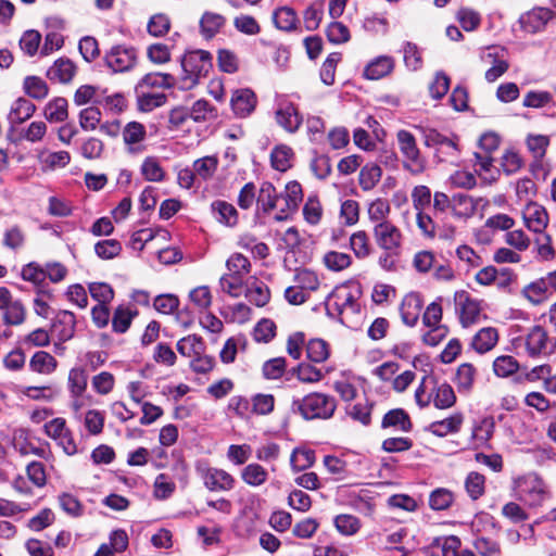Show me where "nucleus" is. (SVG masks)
<instances>
[{"instance_id": "nucleus-1", "label": "nucleus", "mask_w": 556, "mask_h": 556, "mask_svg": "<svg viewBox=\"0 0 556 556\" xmlns=\"http://www.w3.org/2000/svg\"><path fill=\"white\" fill-rule=\"evenodd\" d=\"M291 409L305 420L329 419L337 409V401L329 394L312 392L301 399H294Z\"/></svg>"}, {"instance_id": "nucleus-2", "label": "nucleus", "mask_w": 556, "mask_h": 556, "mask_svg": "<svg viewBox=\"0 0 556 556\" xmlns=\"http://www.w3.org/2000/svg\"><path fill=\"white\" fill-rule=\"evenodd\" d=\"M182 89H192L200 79L206 77L213 68L212 55L205 50H195L184 54L180 59Z\"/></svg>"}, {"instance_id": "nucleus-3", "label": "nucleus", "mask_w": 556, "mask_h": 556, "mask_svg": "<svg viewBox=\"0 0 556 556\" xmlns=\"http://www.w3.org/2000/svg\"><path fill=\"white\" fill-rule=\"evenodd\" d=\"M515 496L529 507L541 506L548 497V486L535 472L519 476L513 481Z\"/></svg>"}, {"instance_id": "nucleus-4", "label": "nucleus", "mask_w": 556, "mask_h": 556, "mask_svg": "<svg viewBox=\"0 0 556 556\" xmlns=\"http://www.w3.org/2000/svg\"><path fill=\"white\" fill-rule=\"evenodd\" d=\"M400 152L403 156V168L413 175H419L426 169V161L421 156L416 139L408 130L396 134Z\"/></svg>"}, {"instance_id": "nucleus-5", "label": "nucleus", "mask_w": 556, "mask_h": 556, "mask_svg": "<svg viewBox=\"0 0 556 556\" xmlns=\"http://www.w3.org/2000/svg\"><path fill=\"white\" fill-rule=\"evenodd\" d=\"M526 352L529 357H547L556 352V339L551 338L542 326H533L525 337Z\"/></svg>"}, {"instance_id": "nucleus-6", "label": "nucleus", "mask_w": 556, "mask_h": 556, "mask_svg": "<svg viewBox=\"0 0 556 556\" xmlns=\"http://www.w3.org/2000/svg\"><path fill=\"white\" fill-rule=\"evenodd\" d=\"M424 143L428 148L435 149V155L440 162L454 163L458 157L457 143L433 128L422 130Z\"/></svg>"}, {"instance_id": "nucleus-7", "label": "nucleus", "mask_w": 556, "mask_h": 556, "mask_svg": "<svg viewBox=\"0 0 556 556\" xmlns=\"http://www.w3.org/2000/svg\"><path fill=\"white\" fill-rule=\"evenodd\" d=\"M204 486L211 492H228L235 488L236 479L226 470L216 467H198Z\"/></svg>"}, {"instance_id": "nucleus-8", "label": "nucleus", "mask_w": 556, "mask_h": 556, "mask_svg": "<svg viewBox=\"0 0 556 556\" xmlns=\"http://www.w3.org/2000/svg\"><path fill=\"white\" fill-rule=\"evenodd\" d=\"M0 311L7 326H18L25 321L26 309L20 300H14L7 287H0Z\"/></svg>"}, {"instance_id": "nucleus-9", "label": "nucleus", "mask_w": 556, "mask_h": 556, "mask_svg": "<svg viewBox=\"0 0 556 556\" xmlns=\"http://www.w3.org/2000/svg\"><path fill=\"white\" fill-rule=\"evenodd\" d=\"M374 237L379 245L384 251L391 253H400L402 245L401 230L389 220L380 222L374 227Z\"/></svg>"}, {"instance_id": "nucleus-10", "label": "nucleus", "mask_w": 556, "mask_h": 556, "mask_svg": "<svg viewBox=\"0 0 556 556\" xmlns=\"http://www.w3.org/2000/svg\"><path fill=\"white\" fill-rule=\"evenodd\" d=\"M106 65L115 73H123L131 70L137 62V50L127 46H114L105 54Z\"/></svg>"}, {"instance_id": "nucleus-11", "label": "nucleus", "mask_w": 556, "mask_h": 556, "mask_svg": "<svg viewBox=\"0 0 556 556\" xmlns=\"http://www.w3.org/2000/svg\"><path fill=\"white\" fill-rule=\"evenodd\" d=\"M555 16V13L547 8H534L519 17V24L523 31L536 34L545 29L547 23Z\"/></svg>"}, {"instance_id": "nucleus-12", "label": "nucleus", "mask_w": 556, "mask_h": 556, "mask_svg": "<svg viewBox=\"0 0 556 556\" xmlns=\"http://www.w3.org/2000/svg\"><path fill=\"white\" fill-rule=\"evenodd\" d=\"M456 311L459 313V320L463 327L475 324L480 315V303L472 299L468 292L457 291L454 296Z\"/></svg>"}, {"instance_id": "nucleus-13", "label": "nucleus", "mask_w": 556, "mask_h": 556, "mask_svg": "<svg viewBox=\"0 0 556 556\" xmlns=\"http://www.w3.org/2000/svg\"><path fill=\"white\" fill-rule=\"evenodd\" d=\"M276 122L286 131L293 134L298 131L302 125L303 117L294 103L285 102L281 103L276 111Z\"/></svg>"}, {"instance_id": "nucleus-14", "label": "nucleus", "mask_w": 556, "mask_h": 556, "mask_svg": "<svg viewBox=\"0 0 556 556\" xmlns=\"http://www.w3.org/2000/svg\"><path fill=\"white\" fill-rule=\"evenodd\" d=\"M303 199L302 187L298 181H290L286 185V191L282 193L281 200L285 205L280 207V212L275 216L278 222L288 218L290 212H295Z\"/></svg>"}, {"instance_id": "nucleus-15", "label": "nucleus", "mask_w": 556, "mask_h": 556, "mask_svg": "<svg viewBox=\"0 0 556 556\" xmlns=\"http://www.w3.org/2000/svg\"><path fill=\"white\" fill-rule=\"evenodd\" d=\"M421 308L422 299L419 293L412 292L406 294L400 307L402 321L408 327H414L419 319Z\"/></svg>"}, {"instance_id": "nucleus-16", "label": "nucleus", "mask_w": 556, "mask_h": 556, "mask_svg": "<svg viewBox=\"0 0 556 556\" xmlns=\"http://www.w3.org/2000/svg\"><path fill=\"white\" fill-rule=\"evenodd\" d=\"M76 65L67 58H60L47 70L49 80L60 84H68L76 74Z\"/></svg>"}, {"instance_id": "nucleus-17", "label": "nucleus", "mask_w": 556, "mask_h": 556, "mask_svg": "<svg viewBox=\"0 0 556 556\" xmlns=\"http://www.w3.org/2000/svg\"><path fill=\"white\" fill-rule=\"evenodd\" d=\"M230 103L237 116L247 117L255 109L256 97L251 89H239L232 93Z\"/></svg>"}, {"instance_id": "nucleus-18", "label": "nucleus", "mask_w": 556, "mask_h": 556, "mask_svg": "<svg viewBox=\"0 0 556 556\" xmlns=\"http://www.w3.org/2000/svg\"><path fill=\"white\" fill-rule=\"evenodd\" d=\"M281 197L282 193H278L271 182H262L256 199L257 211L263 214H269L273 210L278 207V202L281 200Z\"/></svg>"}, {"instance_id": "nucleus-19", "label": "nucleus", "mask_w": 556, "mask_h": 556, "mask_svg": "<svg viewBox=\"0 0 556 556\" xmlns=\"http://www.w3.org/2000/svg\"><path fill=\"white\" fill-rule=\"evenodd\" d=\"M176 85V78L168 73H148L135 86V89L151 91L153 88L172 89Z\"/></svg>"}, {"instance_id": "nucleus-20", "label": "nucleus", "mask_w": 556, "mask_h": 556, "mask_svg": "<svg viewBox=\"0 0 556 556\" xmlns=\"http://www.w3.org/2000/svg\"><path fill=\"white\" fill-rule=\"evenodd\" d=\"M211 212L213 217L227 227H235L239 220L237 208L227 201L215 200L211 204Z\"/></svg>"}, {"instance_id": "nucleus-21", "label": "nucleus", "mask_w": 556, "mask_h": 556, "mask_svg": "<svg viewBox=\"0 0 556 556\" xmlns=\"http://www.w3.org/2000/svg\"><path fill=\"white\" fill-rule=\"evenodd\" d=\"M394 68V59L389 55H380L370 61L364 68V77L377 80L389 75Z\"/></svg>"}, {"instance_id": "nucleus-22", "label": "nucleus", "mask_w": 556, "mask_h": 556, "mask_svg": "<svg viewBox=\"0 0 556 556\" xmlns=\"http://www.w3.org/2000/svg\"><path fill=\"white\" fill-rule=\"evenodd\" d=\"M505 49L496 46L488 48L486 58L492 59L494 64L485 72V79L489 83L495 81L504 73L507 72L509 64L503 59Z\"/></svg>"}, {"instance_id": "nucleus-23", "label": "nucleus", "mask_w": 556, "mask_h": 556, "mask_svg": "<svg viewBox=\"0 0 556 556\" xmlns=\"http://www.w3.org/2000/svg\"><path fill=\"white\" fill-rule=\"evenodd\" d=\"M381 428H393L402 432H409L413 429L412 420L403 408L389 410L382 418Z\"/></svg>"}, {"instance_id": "nucleus-24", "label": "nucleus", "mask_w": 556, "mask_h": 556, "mask_svg": "<svg viewBox=\"0 0 556 556\" xmlns=\"http://www.w3.org/2000/svg\"><path fill=\"white\" fill-rule=\"evenodd\" d=\"M432 383L433 388L431 390V401L434 407L439 409H447L454 406L456 403V395L453 388L446 382L438 384L434 380Z\"/></svg>"}, {"instance_id": "nucleus-25", "label": "nucleus", "mask_w": 556, "mask_h": 556, "mask_svg": "<svg viewBox=\"0 0 556 556\" xmlns=\"http://www.w3.org/2000/svg\"><path fill=\"white\" fill-rule=\"evenodd\" d=\"M135 96L138 110L144 113L152 112L154 109L164 105L167 101V96L163 92L135 89Z\"/></svg>"}, {"instance_id": "nucleus-26", "label": "nucleus", "mask_w": 556, "mask_h": 556, "mask_svg": "<svg viewBox=\"0 0 556 556\" xmlns=\"http://www.w3.org/2000/svg\"><path fill=\"white\" fill-rule=\"evenodd\" d=\"M526 226L533 232H542L548 224L545 208L536 203L530 204L525 213Z\"/></svg>"}, {"instance_id": "nucleus-27", "label": "nucleus", "mask_w": 556, "mask_h": 556, "mask_svg": "<svg viewBox=\"0 0 556 556\" xmlns=\"http://www.w3.org/2000/svg\"><path fill=\"white\" fill-rule=\"evenodd\" d=\"M36 111V105L26 98L16 99L9 113V122L11 125H18L29 119Z\"/></svg>"}, {"instance_id": "nucleus-28", "label": "nucleus", "mask_w": 556, "mask_h": 556, "mask_svg": "<svg viewBox=\"0 0 556 556\" xmlns=\"http://www.w3.org/2000/svg\"><path fill=\"white\" fill-rule=\"evenodd\" d=\"M43 115L50 123H63L68 117V102L63 97L51 99L43 109Z\"/></svg>"}, {"instance_id": "nucleus-29", "label": "nucleus", "mask_w": 556, "mask_h": 556, "mask_svg": "<svg viewBox=\"0 0 556 556\" xmlns=\"http://www.w3.org/2000/svg\"><path fill=\"white\" fill-rule=\"evenodd\" d=\"M463 420V414L456 413L445 419L431 422L429 431L437 437L443 438L450 433L458 432Z\"/></svg>"}, {"instance_id": "nucleus-30", "label": "nucleus", "mask_w": 556, "mask_h": 556, "mask_svg": "<svg viewBox=\"0 0 556 556\" xmlns=\"http://www.w3.org/2000/svg\"><path fill=\"white\" fill-rule=\"evenodd\" d=\"M498 340L497 330L493 327L480 329L472 338L471 346L480 354L491 351Z\"/></svg>"}, {"instance_id": "nucleus-31", "label": "nucleus", "mask_w": 556, "mask_h": 556, "mask_svg": "<svg viewBox=\"0 0 556 556\" xmlns=\"http://www.w3.org/2000/svg\"><path fill=\"white\" fill-rule=\"evenodd\" d=\"M53 327L58 331V338L62 342L71 340L75 334L76 318L70 311H61L56 316Z\"/></svg>"}, {"instance_id": "nucleus-32", "label": "nucleus", "mask_w": 556, "mask_h": 556, "mask_svg": "<svg viewBox=\"0 0 556 556\" xmlns=\"http://www.w3.org/2000/svg\"><path fill=\"white\" fill-rule=\"evenodd\" d=\"M23 91L34 100H43L49 94V86L39 76L29 75L24 78Z\"/></svg>"}, {"instance_id": "nucleus-33", "label": "nucleus", "mask_w": 556, "mask_h": 556, "mask_svg": "<svg viewBox=\"0 0 556 556\" xmlns=\"http://www.w3.org/2000/svg\"><path fill=\"white\" fill-rule=\"evenodd\" d=\"M88 374L81 367L72 368L68 372L67 387L72 397H81L87 389Z\"/></svg>"}, {"instance_id": "nucleus-34", "label": "nucleus", "mask_w": 556, "mask_h": 556, "mask_svg": "<svg viewBox=\"0 0 556 556\" xmlns=\"http://www.w3.org/2000/svg\"><path fill=\"white\" fill-rule=\"evenodd\" d=\"M244 295L250 303L257 307L265 306L270 300L269 288L263 281H254L248 286Z\"/></svg>"}, {"instance_id": "nucleus-35", "label": "nucleus", "mask_w": 556, "mask_h": 556, "mask_svg": "<svg viewBox=\"0 0 556 556\" xmlns=\"http://www.w3.org/2000/svg\"><path fill=\"white\" fill-rule=\"evenodd\" d=\"M177 351L182 356L194 357L198 354L204 353L205 343L201 337L189 334L177 342Z\"/></svg>"}, {"instance_id": "nucleus-36", "label": "nucleus", "mask_w": 556, "mask_h": 556, "mask_svg": "<svg viewBox=\"0 0 556 556\" xmlns=\"http://www.w3.org/2000/svg\"><path fill=\"white\" fill-rule=\"evenodd\" d=\"M267 478V470L257 463H251L241 470L243 482L253 488L264 484Z\"/></svg>"}, {"instance_id": "nucleus-37", "label": "nucleus", "mask_w": 556, "mask_h": 556, "mask_svg": "<svg viewBox=\"0 0 556 556\" xmlns=\"http://www.w3.org/2000/svg\"><path fill=\"white\" fill-rule=\"evenodd\" d=\"M293 150L286 144L276 146L270 153L271 166L279 172L288 170L292 164Z\"/></svg>"}, {"instance_id": "nucleus-38", "label": "nucleus", "mask_w": 556, "mask_h": 556, "mask_svg": "<svg viewBox=\"0 0 556 556\" xmlns=\"http://www.w3.org/2000/svg\"><path fill=\"white\" fill-rule=\"evenodd\" d=\"M315 451L304 447H295L290 456V465L293 471H302L314 465Z\"/></svg>"}, {"instance_id": "nucleus-39", "label": "nucleus", "mask_w": 556, "mask_h": 556, "mask_svg": "<svg viewBox=\"0 0 556 556\" xmlns=\"http://www.w3.org/2000/svg\"><path fill=\"white\" fill-rule=\"evenodd\" d=\"M226 18L217 13L205 12L200 20L202 35L206 38H213L224 26Z\"/></svg>"}, {"instance_id": "nucleus-40", "label": "nucleus", "mask_w": 556, "mask_h": 556, "mask_svg": "<svg viewBox=\"0 0 556 556\" xmlns=\"http://www.w3.org/2000/svg\"><path fill=\"white\" fill-rule=\"evenodd\" d=\"M523 296L533 304H540L549 296V290L544 278L530 282L522 289Z\"/></svg>"}, {"instance_id": "nucleus-41", "label": "nucleus", "mask_w": 556, "mask_h": 556, "mask_svg": "<svg viewBox=\"0 0 556 556\" xmlns=\"http://www.w3.org/2000/svg\"><path fill=\"white\" fill-rule=\"evenodd\" d=\"M56 359L45 351L36 352L29 362L33 371L39 374H51L56 368Z\"/></svg>"}, {"instance_id": "nucleus-42", "label": "nucleus", "mask_w": 556, "mask_h": 556, "mask_svg": "<svg viewBox=\"0 0 556 556\" xmlns=\"http://www.w3.org/2000/svg\"><path fill=\"white\" fill-rule=\"evenodd\" d=\"M306 356L313 363H323L330 355L329 345L323 339H312L306 344Z\"/></svg>"}, {"instance_id": "nucleus-43", "label": "nucleus", "mask_w": 556, "mask_h": 556, "mask_svg": "<svg viewBox=\"0 0 556 556\" xmlns=\"http://www.w3.org/2000/svg\"><path fill=\"white\" fill-rule=\"evenodd\" d=\"M273 18L277 28L286 31L294 29L298 23L295 11L289 7L277 9L274 12Z\"/></svg>"}, {"instance_id": "nucleus-44", "label": "nucleus", "mask_w": 556, "mask_h": 556, "mask_svg": "<svg viewBox=\"0 0 556 556\" xmlns=\"http://www.w3.org/2000/svg\"><path fill=\"white\" fill-rule=\"evenodd\" d=\"M350 248L357 258H366L371 253L368 235L364 230L354 232L350 237Z\"/></svg>"}, {"instance_id": "nucleus-45", "label": "nucleus", "mask_w": 556, "mask_h": 556, "mask_svg": "<svg viewBox=\"0 0 556 556\" xmlns=\"http://www.w3.org/2000/svg\"><path fill=\"white\" fill-rule=\"evenodd\" d=\"M519 370L518 361L510 355H501L493 362V371L497 377L506 378Z\"/></svg>"}, {"instance_id": "nucleus-46", "label": "nucleus", "mask_w": 556, "mask_h": 556, "mask_svg": "<svg viewBox=\"0 0 556 556\" xmlns=\"http://www.w3.org/2000/svg\"><path fill=\"white\" fill-rule=\"evenodd\" d=\"M141 175L148 181H162L165 177V172L162 168L159 160L154 156H148L143 160L140 167Z\"/></svg>"}, {"instance_id": "nucleus-47", "label": "nucleus", "mask_w": 556, "mask_h": 556, "mask_svg": "<svg viewBox=\"0 0 556 556\" xmlns=\"http://www.w3.org/2000/svg\"><path fill=\"white\" fill-rule=\"evenodd\" d=\"M147 131L142 124L138 122L128 123L123 130V138L126 144L129 146L128 150L130 153L136 152L132 144L141 142L146 138Z\"/></svg>"}, {"instance_id": "nucleus-48", "label": "nucleus", "mask_w": 556, "mask_h": 556, "mask_svg": "<svg viewBox=\"0 0 556 556\" xmlns=\"http://www.w3.org/2000/svg\"><path fill=\"white\" fill-rule=\"evenodd\" d=\"M382 170L377 164H367L359 172V186L363 190H371L380 180Z\"/></svg>"}, {"instance_id": "nucleus-49", "label": "nucleus", "mask_w": 556, "mask_h": 556, "mask_svg": "<svg viewBox=\"0 0 556 556\" xmlns=\"http://www.w3.org/2000/svg\"><path fill=\"white\" fill-rule=\"evenodd\" d=\"M476 376L475 367L469 363L458 366L456 371V384L459 392H468L471 390Z\"/></svg>"}, {"instance_id": "nucleus-50", "label": "nucleus", "mask_w": 556, "mask_h": 556, "mask_svg": "<svg viewBox=\"0 0 556 556\" xmlns=\"http://www.w3.org/2000/svg\"><path fill=\"white\" fill-rule=\"evenodd\" d=\"M292 374L295 375L301 382L305 383L318 382L324 378L323 371L308 363H300L292 368Z\"/></svg>"}, {"instance_id": "nucleus-51", "label": "nucleus", "mask_w": 556, "mask_h": 556, "mask_svg": "<svg viewBox=\"0 0 556 556\" xmlns=\"http://www.w3.org/2000/svg\"><path fill=\"white\" fill-rule=\"evenodd\" d=\"M40 163L49 169L65 167L71 162V155L67 151L41 152L39 155Z\"/></svg>"}, {"instance_id": "nucleus-52", "label": "nucleus", "mask_w": 556, "mask_h": 556, "mask_svg": "<svg viewBox=\"0 0 556 556\" xmlns=\"http://www.w3.org/2000/svg\"><path fill=\"white\" fill-rule=\"evenodd\" d=\"M94 252L101 260H112L122 252V243L116 239L100 240L94 244Z\"/></svg>"}, {"instance_id": "nucleus-53", "label": "nucleus", "mask_w": 556, "mask_h": 556, "mask_svg": "<svg viewBox=\"0 0 556 556\" xmlns=\"http://www.w3.org/2000/svg\"><path fill=\"white\" fill-rule=\"evenodd\" d=\"M228 274L244 278L251 269V263L243 254H232L226 263Z\"/></svg>"}, {"instance_id": "nucleus-54", "label": "nucleus", "mask_w": 556, "mask_h": 556, "mask_svg": "<svg viewBox=\"0 0 556 556\" xmlns=\"http://www.w3.org/2000/svg\"><path fill=\"white\" fill-rule=\"evenodd\" d=\"M341 61V53L332 52L324 61L320 67V79L327 85L331 86L334 83L336 68L338 63Z\"/></svg>"}, {"instance_id": "nucleus-55", "label": "nucleus", "mask_w": 556, "mask_h": 556, "mask_svg": "<svg viewBox=\"0 0 556 556\" xmlns=\"http://www.w3.org/2000/svg\"><path fill=\"white\" fill-rule=\"evenodd\" d=\"M336 529L343 535H353L361 529V521L353 515H338L334 520Z\"/></svg>"}, {"instance_id": "nucleus-56", "label": "nucleus", "mask_w": 556, "mask_h": 556, "mask_svg": "<svg viewBox=\"0 0 556 556\" xmlns=\"http://www.w3.org/2000/svg\"><path fill=\"white\" fill-rule=\"evenodd\" d=\"M454 501L453 493L443 488L435 489L429 496V506L433 510L447 509Z\"/></svg>"}, {"instance_id": "nucleus-57", "label": "nucleus", "mask_w": 556, "mask_h": 556, "mask_svg": "<svg viewBox=\"0 0 556 556\" xmlns=\"http://www.w3.org/2000/svg\"><path fill=\"white\" fill-rule=\"evenodd\" d=\"M25 239L26 237L22 228L14 225L4 231L2 244L10 250L16 251L24 247Z\"/></svg>"}, {"instance_id": "nucleus-58", "label": "nucleus", "mask_w": 556, "mask_h": 556, "mask_svg": "<svg viewBox=\"0 0 556 556\" xmlns=\"http://www.w3.org/2000/svg\"><path fill=\"white\" fill-rule=\"evenodd\" d=\"M485 478L483 475L472 471L465 480V489L471 500H478L484 493Z\"/></svg>"}, {"instance_id": "nucleus-59", "label": "nucleus", "mask_w": 556, "mask_h": 556, "mask_svg": "<svg viewBox=\"0 0 556 556\" xmlns=\"http://www.w3.org/2000/svg\"><path fill=\"white\" fill-rule=\"evenodd\" d=\"M276 336V325L273 320L263 318L253 329V338L256 342L267 343Z\"/></svg>"}, {"instance_id": "nucleus-60", "label": "nucleus", "mask_w": 556, "mask_h": 556, "mask_svg": "<svg viewBox=\"0 0 556 556\" xmlns=\"http://www.w3.org/2000/svg\"><path fill=\"white\" fill-rule=\"evenodd\" d=\"M217 165L218 161L215 156H204L194 161L193 170L197 176L201 177L203 180H207L215 174Z\"/></svg>"}, {"instance_id": "nucleus-61", "label": "nucleus", "mask_w": 556, "mask_h": 556, "mask_svg": "<svg viewBox=\"0 0 556 556\" xmlns=\"http://www.w3.org/2000/svg\"><path fill=\"white\" fill-rule=\"evenodd\" d=\"M153 496L156 500H167L176 490V484L165 475L160 473L154 481Z\"/></svg>"}, {"instance_id": "nucleus-62", "label": "nucleus", "mask_w": 556, "mask_h": 556, "mask_svg": "<svg viewBox=\"0 0 556 556\" xmlns=\"http://www.w3.org/2000/svg\"><path fill=\"white\" fill-rule=\"evenodd\" d=\"M324 263L330 270L340 271L351 265L352 258L346 253L330 251L325 254Z\"/></svg>"}, {"instance_id": "nucleus-63", "label": "nucleus", "mask_w": 556, "mask_h": 556, "mask_svg": "<svg viewBox=\"0 0 556 556\" xmlns=\"http://www.w3.org/2000/svg\"><path fill=\"white\" fill-rule=\"evenodd\" d=\"M21 277L25 281L33 282L36 287L43 285L46 280V271L36 262H30L23 266Z\"/></svg>"}, {"instance_id": "nucleus-64", "label": "nucleus", "mask_w": 556, "mask_h": 556, "mask_svg": "<svg viewBox=\"0 0 556 556\" xmlns=\"http://www.w3.org/2000/svg\"><path fill=\"white\" fill-rule=\"evenodd\" d=\"M101 112L97 106H89L79 112V126L84 130H94L101 121Z\"/></svg>"}]
</instances>
